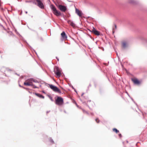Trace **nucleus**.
<instances>
[{"instance_id": "34", "label": "nucleus", "mask_w": 147, "mask_h": 147, "mask_svg": "<svg viewBox=\"0 0 147 147\" xmlns=\"http://www.w3.org/2000/svg\"><path fill=\"white\" fill-rule=\"evenodd\" d=\"M115 33V31H114V28H113V31H112V33L113 34H114Z\"/></svg>"}, {"instance_id": "8", "label": "nucleus", "mask_w": 147, "mask_h": 147, "mask_svg": "<svg viewBox=\"0 0 147 147\" xmlns=\"http://www.w3.org/2000/svg\"><path fill=\"white\" fill-rule=\"evenodd\" d=\"M92 32H93V33L94 34L96 35L99 36L100 35V32L97 30L94 27H93V29L92 30Z\"/></svg>"}, {"instance_id": "2", "label": "nucleus", "mask_w": 147, "mask_h": 147, "mask_svg": "<svg viewBox=\"0 0 147 147\" xmlns=\"http://www.w3.org/2000/svg\"><path fill=\"white\" fill-rule=\"evenodd\" d=\"M55 103L58 105H61L63 103V99L60 96H57L55 98Z\"/></svg>"}, {"instance_id": "45", "label": "nucleus", "mask_w": 147, "mask_h": 147, "mask_svg": "<svg viewBox=\"0 0 147 147\" xmlns=\"http://www.w3.org/2000/svg\"><path fill=\"white\" fill-rule=\"evenodd\" d=\"M41 68H42V69L43 70V71H45L46 72H47V71H46V70H45V69H43V68H42V67H41Z\"/></svg>"}, {"instance_id": "43", "label": "nucleus", "mask_w": 147, "mask_h": 147, "mask_svg": "<svg viewBox=\"0 0 147 147\" xmlns=\"http://www.w3.org/2000/svg\"><path fill=\"white\" fill-rule=\"evenodd\" d=\"M133 102L136 104V105L137 106H138V105L135 102V101H134H134H133Z\"/></svg>"}, {"instance_id": "56", "label": "nucleus", "mask_w": 147, "mask_h": 147, "mask_svg": "<svg viewBox=\"0 0 147 147\" xmlns=\"http://www.w3.org/2000/svg\"><path fill=\"white\" fill-rule=\"evenodd\" d=\"M15 74L18 76H20V75L19 74H18L17 73H15Z\"/></svg>"}, {"instance_id": "9", "label": "nucleus", "mask_w": 147, "mask_h": 147, "mask_svg": "<svg viewBox=\"0 0 147 147\" xmlns=\"http://www.w3.org/2000/svg\"><path fill=\"white\" fill-rule=\"evenodd\" d=\"M140 39L144 44L147 45V39L146 38L143 36H141L140 37Z\"/></svg>"}, {"instance_id": "46", "label": "nucleus", "mask_w": 147, "mask_h": 147, "mask_svg": "<svg viewBox=\"0 0 147 147\" xmlns=\"http://www.w3.org/2000/svg\"><path fill=\"white\" fill-rule=\"evenodd\" d=\"M19 86L20 87H22V88H23V86H21V85L20 84H19Z\"/></svg>"}, {"instance_id": "50", "label": "nucleus", "mask_w": 147, "mask_h": 147, "mask_svg": "<svg viewBox=\"0 0 147 147\" xmlns=\"http://www.w3.org/2000/svg\"><path fill=\"white\" fill-rule=\"evenodd\" d=\"M56 58L57 59L58 61H59V58L57 57H56Z\"/></svg>"}, {"instance_id": "55", "label": "nucleus", "mask_w": 147, "mask_h": 147, "mask_svg": "<svg viewBox=\"0 0 147 147\" xmlns=\"http://www.w3.org/2000/svg\"><path fill=\"white\" fill-rule=\"evenodd\" d=\"M22 24L24 25H25L26 24L24 23H23V22H22Z\"/></svg>"}, {"instance_id": "13", "label": "nucleus", "mask_w": 147, "mask_h": 147, "mask_svg": "<svg viewBox=\"0 0 147 147\" xmlns=\"http://www.w3.org/2000/svg\"><path fill=\"white\" fill-rule=\"evenodd\" d=\"M61 37L63 39H65L67 38V36L64 31L62 32L61 34Z\"/></svg>"}, {"instance_id": "58", "label": "nucleus", "mask_w": 147, "mask_h": 147, "mask_svg": "<svg viewBox=\"0 0 147 147\" xmlns=\"http://www.w3.org/2000/svg\"><path fill=\"white\" fill-rule=\"evenodd\" d=\"M50 111H47V113H49L50 112Z\"/></svg>"}, {"instance_id": "5", "label": "nucleus", "mask_w": 147, "mask_h": 147, "mask_svg": "<svg viewBox=\"0 0 147 147\" xmlns=\"http://www.w3.org/2000/svg\"><path fill=\"white\" fill-rule=\"evenodd\" d=\"M131 80L135 85H139L141 83L140 81L136 78H132Z\"/></svg>"}, {"instance_id": "31", "label": "nucleus", "mask_w": 147, "mask_h": 147, "mask_svg": "<svg viewBox=\"0 0 147 147\" xmlns=\"http://www.w3.org/2000/svg\"><path fill=\"white\" fill-rule=\"evenodd\" d=\"M74 101L75 102V104L76 105V106L79 108H80L79 106L77 104V103L75 101Z\"/></svg>"}, {"instance_id": "47", "label": "nucleus", "mask_w": 147, "mask_h": 147, "mask_svg": "<svg viewBox=\"0 0 147 147\" xmlns=\"http://www.w3.org/2000/svg\"><path fill=\"white\" fill-rule=\"evenodd\" d=\"M30 84V85H31L30 86H33L34 85L32 83H31V84Z\"/></svg>"}, {"instance_id": "37", "label": "nucleus", "mask_w": 147, "mask_h": 147, "mask_svg": "<svg viewBox=\"0 0 147 147\" xmlns=\"http://www.w3.org/2000/svg\"><path fill=\"white\" fill-rule=\"evenodd\" d=\"M23 88L24 89H26L27 90H28L29 89V88H25V87H23Z\"/></svg>"}, {"instance_id": "21", "label": "nucleus", "mask_w": 147, "mask_h": 147, "mask_svg": "<svg viewBox=\"0 0 147 147\" xmlns=\"http://www.w3.org/2000/svg\"><path fill=\"white\" fill-rule=\"evenodd\" d=\"M49 142H50L52 144H54V142L51 137H50L49 138Z\"/></svg>"}, {"instance_id": "32", "label": "nucleus", "mask_w": 147, "mask_h": 147, "mask_svg": "<svg viewBox=\"0 0 147 147\" xmlns=\"http://www.w3.org/2000/svg\"><path fill=\"white\" fill-rule=\"evenodd\" d=\"M61 15L60 16H61L62 17H63L64 18V19L65 20H66L65 18L64 14L63 13H61Z\"/></svg>"}, {"instance_id": "12", "label": "nucleus", "mask_w": 147, "mask_h": 147, "mask_svg": "<svg viewBox=\"0 0 147 147\" xmlns=\"http://www.w3.org/2000/svg\"><path fill=\"white\" fill-rule=\"evenodd\" d=\"M53 13L57 17L60 16L61 15V13L57 10L54 11Z\"/></svg>"}, {"instance_id": "59", "label": "nucleus", "mask_w": 147, "mask_h": 147, "mask_svg": "<svg viewBox=\"0 0 147 147\" xmlns=\"http://www.w3.org/2000/svg\"><path fill=\"white\" fill-rule=\"evenodd\" d=\"M42 92L43 93H44V94H45V91H44V90H43V91H42Z\"/></svg>"}, {"instance_id": "11", "label": "nucleus", "mask_w": 147, "mask_h": 147, "mask_svg": "<svg viewBox=\"0 0 147 147\" xmlns=\"http://www.w3.org/2000/svg\"><path fill=\"white\" fill-rule=\"evenodd\" d=\"M67 22L68 24H69L70 26H71L73 28H75L76 27V25L71 20H68L67 21Z\"/></svg>"}, {"instance_id": "60", "label": "nucleus", "mask_w": 147, "mask_h": 147, "mask_svg": "<svg viewBox=\"0 0 147 147\" xmlns=\"http://www.w3.org/2000/svg\"><path fill=\"white\" fill-rule=\"evenodd\" d=\"M84 94V93H83L81 95V96H82Z\"/></svg>"}, {"instance_id": "39", "label": "nucleus", "mask_w": 147, "mask_h": 147, "mask_svg": "<svg viewBox=\"0 0 147 147\" xmlns=\"http://www.w3.org/2000/svg\"><path fill=\"white\" fill-rule=\"evenodd\" d=\"M116 55H117V57L118 58V59L119 60V55H118V54L117 53V52L116 53Z\"/></svg>"}, {"instance_id": "44", "label": "nucleus", "mask_w": 147, "mask_h": 147, "mask_svg": "<svg viewBox=\"0 0 147 147\" xmlns=\"http://www.w3.org/2000/svg\"><path fill=\"white\" fill-rule=\"evenodd\" d=\"M86 105H87V106H88V107L89 108V109H90V110H92V109L90 108L89 107V106L88 105H87V104H86Z\"/></svg>"}, {"instance_id": "64", "label": "nucleus", "mask_w": 147, "mask_h": 147, "mask_svg": "<svg viewBox=\"0 0 147 147\" xmlns=\"http://www.w3.org/2000/svg\"><path fill=\"white\" fill-rule=\"evenodd\" d=\"M25 13H28V12H27V11H25Z\"/></svg>"}, {"instance_id": "63", "label": "nucleus", "mask_w": 147, "mask_h": 147, "mask_svg": "<svg viewBox=\"0 0 147 147\" xmlns=\"http://www.w3.org/2000/svg\"><path fill=\"white\" fill-rule=\"evenodd\" d=\"M88 18H90L91 19H92V18L91 17H89V16L88 17Z\"/></svg>"}, {"instance_id": "33", "label": "nucleus", "mask_w": 147, "mask_h": 147, "mask_svg": "<svg viewBox=\"0 0 147 147\" xmlns=\"http://www.w3.org/2000/svg\"><path fill=\"white\" fill-rule=\"evenodd\" d=\"M26 3H30L32 2V1H26Z\"/></svg>"}, {"instance_id": "49", "label": "nucleus", "mask_w": 147, "mask_h": 147, "mask_svg": "<svg viewBox=\"0 0 147 147\" xmlns=\"http://www.w3.org/2000/svg\"><path fill=\"white\" fill-rule=\"evenodd\" d=\"M91 85L90 84L89 85V86L88 87V89H89V87H91Z\"/></svg>"}, {"instance_id": "20", "label": "nucleus", "mask_w": 147, "mask_h": 147, "mask_svg": "<svg viewBox=\"0 0 147 147\" xmlns=\"http://www.w3.org/2000/svg\"><path fill=\"white\" fill-rule=\"evenodd\" d=\"M56 6L57 7L58 5L62 4L63 5L64 3L62 2L61 1L59 0L57 1V2L54 3Z\"/></svg>"}, {"instance_id": "25", "label": "nucleus", "mask_w": 147, "mask_h": 147, "mask_svg": "<svg viewBox=\"0 0 147 147\" xmlns=\"http://www.w3.org/2000/svg\"><path fill=\"white\" fill-rule=\"evenodd\" d=\"M27 27H28V28L29 29H30V30H32V31H34V32H36V33L37 34V35H38V32H37L36 30H33V29H31L30 28H29V26H27Z\"/></svg>"}, {"instance_id": "1", "label": "nucleus", "mask_w": 147, "mask_h": 147, "mask_svg": "<svg viewBox=\"0 0 147 147\" xmlns=\"http://www.w3.org/2000/svg\"><path fill=\"white\" fill-rule=\"evenodd\" d=\"M43 0H33L32 3L34 4L37 5L41 9H45V5L42 2Z\"/></svg>"}, {"instance_id": "16", "label": "nucleus", "mask_w": 147, "mask_h": 147, "mask_svg": "<svg viewBox=\"0 0 147 147\" xmlns=\"http://www.w3.org/2000/svg\"><path fill=\"white\" fill-rule=\"evenodd\" d=\"M24 42L26 43L27 45H28V46L29 48L30 49L32 50H33L35 52L36 54V55L38 57L36 51L34 50L28 44V43L26 41V40H24Z\"/></svg>"}, {"instance_id": "28", "label": "nucleus", "mask_w": 147, "mask_h": 147, "mask_svg": "<svg viewBox=\"0 0 147 147\" xmlns=\"http://www.w3.org/2000/svg\"><path fill=\"white\" fill-rule=\"evenodd\" d=\"M95 121L97 123H99L100 121V120H99L98 118H96L95 119Z\"/></svg>"}, {"instance_id": "18", "label": "nucleus", "mask_w": 147, "mask_h": 147, "mask_svg": "<svg viewBox=\"0 0 147 147\" xmlns=\"http://www.w3.org/2000/svg\"><path fill=\"white\" fill-rule=\"evenodd\" d=\"M122 46L124 49H125L128 47V44L126 42H123L122 43Z\"/></svg>"}, {"instance_id": "48", "label": "nucleus", "mask_w": 147, "mask_h": 147, "mask_svg": "<svg viewBox=\"0 0 147 147\" xmlns=\"http://www.w3.org/2000/svg\"><path fill=\"white\" fill-rule=\"evenodd\" d=\"M90 114L92 116L93 115H94V113H90Z\"/></svg>"}, {"instance_id": "17", "label": "nucleus", "mask_w": 147, "mask_h": 147, "mask_svg": "<svg viewBox=\"0 0 147 147\" xmlns=\"http://www.w3.org/2000/svg\"><path fill=\"white\" fill-rule=\"evenodd\" d=\"M128 2L134 5L137 4L138 3V1L134 0H129Z\"/></svg>"}, {"instance_id": "52", "label": "nucleus", "mask_w": 147, "mask_h": 147, "mask_svg": "<svg viewBox=\"0 0 147 147\" xmlns=\"http://www.w3.org/2000/svg\"><path fill=\"white\" fill-rule=\"evenodd\" d=\"M0 26H1L3 28L4 27L3 26V25L2 24H1L0 23Z\"/></svg>"}, {"instance_id": "15", "label": "nucleus", "mask_w": 147, "mask_h": 147, "mask_svg": "<svg viewBox=\"0 0 147 147\" xmlns=\"http://www.w3.org/2000/svg\"><path fill=\"white\" fill-rule=\"evenodd\" d=\"M34 94L36 95L37 96L40 98H42L43 99H44L45 98L44 96L40 94L37 93H34Z\"/></svg>"}, {"instance_id": "14", "label": "nucleus", "mask_w": 147, "mask_h": 147, "mask_svg": "<svg viewBox=\"0 0 147 147\" xmlns=\"http://www.w3.org/2000/svg\"><path fill=\"white\" fill-rule=\"evenodd\" d=\"M50 7L53 13L57 10L53 4L50 5Z\"/></svg>"}, {"instance_id": "62", "label": "nucleus", "mask_w": 147, "mask_h": 147, "mask_svg": "<svg viewBox=\"0 0 147 147\" xmlns=\"http://www.w3.org/2000/svg\"><path fill=\"white\" fill-rule=\"evenodd\" d=\"M83 104H86V102H82Z\"/></svg>"}, {"instance_id": "7", "label": "nucleus", "mask_w": 147, "mask_h": 147, "mask_svg": "<svg viewBox=\"0 0 147 147\" xmlns=\"http://www.w3.org/2000/svg\"><path fill=\"white\" fill-rule=\"evenodd\" d=\"M54 71L58 77H59L61 76V73L60 72L58 67H57L55 70H54Z\"/></svg>"}, {"instance_id": "40", "label": "nucleus", "mask_w": 147, "mask_h": 147, "mask_svg": "<svg viewBox=\"0 0 147 147\" xmlns=\"http://www.w3.org/2000/svg\"><path fill=\"white\" fill-rule=\"evenodd\" d=\"M119 137L121 138L122 137V135L121 134H119Z\"/></svg>"}, {"instance_id": "30", "label": "nucleus", "mask_w": 147, "mask_h": 147, "mask_svg": "<svg viewBox=\"0 0 147 147\" xmlns=\"http://www.w3.org/2000/svg\"><path fill=\"white\" fill-rule=\"evenodd\" d=\"M98 48L99 49L102 50L103 51H104V48L102 47H99Z\"/></svg>"}, {"instance_id": "3", "label": "nucleus", "mask_w": 147, "mask_h": 147, "mask_svg": "<svg viewBox=\"0 0 147 147\" xmlns=\"http://www.w3.org/2000/svg\"><path fill=\"white\" fill-rule=\"evenodd\" d=\"M50 88L55 92L61 93V92L60 89L57 87L52 84H49Z\"/></svg>"}, {"instance_id": "4", "label": "nucleus", "mask_w": 147, "mask_h": 147, "mask_svg": "<svg viewBox=\"0 0 147 147\" xmlns=\"http://www.w3.org/2000/svg\"><path fill=\"white\" fill-rule=\"evenodd\" d=\"M57 7L58 9L62 12H65L67 10V6L60 4L58 5Z\"/></svg>"}, {"instance_id": "19", "label": "nucleus", "mask_w": 147, "mask_h": 147, "mask_svg": "<svg viewBox=\"0 0 147 147\" xmlns=\"http://www.w3.org/2000/svg\"><path fill=\"white\" fill-rule=\"evenodd\" d=\"M15 32H16V34L20 36L21 37V39L24 42H24V40H25L24 39V38L18 33V32L17 31V30L16 29H15Z\"/></svg>"}, {"instance_id": "41", "label": "nucleus", "mask_w": 147, "mask_h": 147, "mask_svg": "<svg viewBox=\"0 0 147 147\" xmlns=\"http://www.w3.org/2000/svg\"><path fill=\"white\" fill-rule=\"evenodd\" d=\"M88 29V30H89L90 32H92V33H93V32H92V30H90V29Z\"/></svg>"}, {"instance_id": "26", "label": "nucleus", "mask_w": 147, "mask_h": 147, "mask_svg": "<svg viewBox=\"0 0 147 147\" xmlns=\"http://www.w3.org/2000/svg\"><path fill=\"white\" fill-rule=\"evenodd\" d=\"M48 96L51 101H54V100L53 99L52 97L51 96L48 95Z\"/></svg>"}, {"instance_id": "22", "label": "nucleus", "mask_w": 147, "mask_h": 147, "mask_svg": "<svg viewBox=\"0 0 147 147\" xmlns=\"http://www.w3.org/2000/svg\"><path fill=\"white\" fill-rule=\"evenodd\" d=\"M113 131L115 132L116 133H119V130H118V129H117L116 128H113Z\"/></svg>"}, {"instance_id": "10", "label": "nucleus", "mask_w": 147, "mask_h": 147, "mask_svg": "<svg viewBox=\"0 0 147 147\" xmlns=\"http://www.w3.org/2000/svg\"><path fill=\"white\" fill-rule=\"evenodd\" d=\"M27 81H28L30 83H32L33 82L35 83H38L39 82L37 80L33 78H30L27 80Z\"/></svg>"}, {"instance_id": "36", "label": "nucleus", "mask_w": 147, "mask_h": 147, "mask_svg": "<svg viewBox=\"0 0 147 147\" xmlns=\"http://www.w3.org/2000/svg\"><path fill=\"white\" fill-rule=\"evenodd\" d=\"M0 8L2 11H4V9L2 7H0Z\"/></svg>"}, {"instance_id": "57", "label": "nucleus", "mask_w": 147, "mask_h": 147, "mask_svg": "<svg viewBox=\"0 0 147 147\" xmlns=\"http://www.w3.org/2000/svg\"><path fill=\"white\" fill-rule=\"evenodd\" d=\"M140 143V142H138L136 144V146H138V145H137V144H138V143Z\"/></svg>"}, {"instance_id": "6", "label": "nucleus", "mask_w": 147, "mask_h": 147, "mask_svg": "<svg viewBox=\"0 0 147 147\" xmlns=\"http://www.w3.org/2000/svg\"><path fill=\"white\" fill-rule=\"evenodd\" d=\"M76 13L80 17H82L83 13L81 11H80L78 9L76 8Z\"/></svg>"}, {"instance_id": "29", "label": "nucleus", "mask_w": 147, "mask_h": 147, "mask_svg": "<svg viewBox=\"0 0 147 147\" xmlns=\"http://www.w3.org/2000/svg\"><path fill=\"white\" fill-rule=\"evenodd\" d=\"M69 86L71 87L73 89H74V88L73 87V86L71 84H68Z\"/></svg>"}, {"instance_id": "38", "label": "nucleus", "mask_w": 147, "mask_h": 147, "mask_svg": "<svg viewBox=\"0 0 147 147\" xmlns=\"http://www.w3.org/2000/svg\"><path fill=\"white\" fill-rule=\"evenodd\" d=\"M114 26H115V28H114V30L115 29H116V28H117V25L116 24H114Z\"/></svg>"}, {"instance_id": "54", "label": "nucleus", "mask_w": 147, "mask_h": 147, "mask_svg": "<svg viewBox=\"0 0 147 147\" xmlns=\"http://www.w3.org/2000/svg\"><path fill=\"white\" fill-rule=\"evenodd\" d=\"M74 91L76 92L77 93V91H76V89L74 88Z\"/></svg>"}, {"instance_id": "51", "label": "nucleus", "mask_w": 147, "mask_h": 147, "mask_svg": "<svg viewBox=\"0 0 147 147\" xmlns=\"http://www.w3.org/2000/svg\"><path fill=\"white\" fill-rule=\"evenodd\" d=\"M130 98L131 99V100L132 101H134V100L131 97H130Z\"/></svg>"}, {"instance_id": "61", "label": "nucleus", "mask_w": 147, "mask_h": 147, "mask_svg": "<svg viewBox=\"0 0 147 147\" xmlns=\"http://www.w3.org/2000/svg\"><path fill=\"white\" fill-rule=\"evenodd\" d=\"M22 11H21V13H20V15H22Z\"/></svg>"}, {"instance_id": "24", "label": "nucleus", "mask_w": 147, "mask_h": 147, "mask_svg": "<svg viewBox=\"0 0 147 147\" xmlns=\"http://www.w3.org/2000/svg\"><path fill=\"white\" fill-rule=\"evenodd\" d=\"M82 110L83 111V113H86V114H87L88 115H89V113L88 112V111H85V110H84V109H82Z\"/></svg>"}, {"instance_id": "53", "label": "nucleus", "mask_w": 147, "mask_h": 147, "mask_svg": "<svg viewBox=\"0 0 147 147\" xmlns=\"http://www.w3.org/2000/svg\"><path fill=\"white\" fill-rule=\"evenodd\" d=\"M126 93H127V94L128 95V96L130 98V97H131L130 95H129V94H128V93H127V92H126Z\"/></svg>"}, {"instance_id": "27", "label": "nucleus", "mask_w": 147, "mask_h": 147, "mask_svg": "<svg viewBox=\"0 0 147 147\" xmlns=\"http://www.w3.org/2000/svg\"><path fill=\"white\" fill-rule=\"evenodd\" d=\"M87 35L89 36V37L91 39H93V40H94V39L91 36V35L89 34H87Z\"/></svg>"}, {"instance_id": "42", "label": "nucleus", "mask_w": 147, "mask_h": 147, "mask_svg": "<svg viewBox=\"0 0 147 147\" xmlns=\"http://www.w3.org/2000/svg\"><path fill=\"white\" fill-rule=\"evenodd\" d=\"M70 16V14L69 13H68L67 15V17H68V18H69V16Z\"/></svg>"}, {"instance_id": "23", "label": "nucleus", "mask_w": 147, "mask_h": 147, "mask_svg": "<svg viewBox=\"0 0 147 147\" xmlns=\"http://www.w3.org/2000/svg\"><path fill=\"white\" fill-rule=\"evenodd\" d=\"M24 85L26 86H30L31 85L28 82H25L24 83Z\"/></svg>"}, {"instance_id": "35", "label": "nucleus", "mask_w": 147, "mask_h": 147, "mask_svg": "<svg viewBox=\"0 0 147 147\" xmlns=\"http://www.w3.org/2000/svg\"><path fill=\"white\" fill-rule=\"evenodd\" d=\"M33 86H34V87H33V88H39L37 87V86H35L34 85Z\"/></svg>"}]
</instances>
